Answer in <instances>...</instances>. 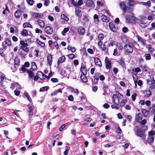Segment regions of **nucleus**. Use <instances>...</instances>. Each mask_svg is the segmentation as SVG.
I'll list each match as a JSON object with an SVG mask.
<instances>
[{
	"label": "nucleus",
	"mask_w": 155,
	"mask_h": 155,
	"mask_svg": "<svg viewBox=\"0 0 155 155\" xmlns=\"http://www.w3.org/2000/svg\"><path fill=\"white\" fill-rule=\"evenodd\" d=\"M134 47L132 43H129L126 44L124 47V53L126 54L132 53L133 51Z\"/></svg>",
	"instance_id": "obj_1"
},
{
	"label": "nucleus",
	"mask_w": 155,
	"mask_h": 155,
	"mask_svg": "<svg viewBox=\"0 0 155 155\" xmlns=\"http://www.w3.org/2000/svg\"><path fill=\"white\" fill-rule=\"evenodd\" d=\"M155 134V132L153 131H150L148 132V136L147 138H145L144 140V143L147 144V143L150 144L152 143L154 140V137L153 136Z\"/></svg>",
	"instance_id": "obj_2"
},
{
	"label": "nucleus",
	"mask_w": 155,
	"mask_h": 155,
	"mask_svg": "<svg viewBox=\"0 0 155 155\" xmlns=\"http://www.w3.org/2000/svg\"><path fill=\"white\" fill-rule=\"evenodd\" d=\"M125 18L128 23H131L134 22L135 17L134 16V14H131L126 16Z\"/></svg>",
	"instance_id": "obj_3"
},
{
	"label": "nucleus",
	"mask_w": 155,
	"mask_h": 155,
	"mask_svg": "<svg viewBox=\"0 0 155 155\" xmlns=\"http://www.w3.org/2000/svg\"><path fill=\"white\" fill-rule=\"evenodd\" d=\"M21 45V48L24 50L25 51L28 52L29 51V49L27 47L28 46V44L25 42L24 41H21L20 42Z\"/></svg>",
	"instance_id": "obj_4"
},
{
	"label": "nucleus",
	"mask_w": 155,
	"mask_h": 155,
	"mask_svg": "<svg viewBox=\"0 0 155 155\" xmlns=\"http://www.w3.org/2000/svg\"><path fill=\"white\" fill-rule=\"evenodd\" d=\"M136 134L137 136L141 137L143 140H144L146 137L144 132L141 129H139L137 130L136 132Z\"/></svg>",
	"instance_id": "obj_5"
},
{
	"label": "nucleus",
	"mask_w": 155,
	"mask_h": 155,
	"mask_svg": "<svg viewBox=\"0 0 155 155\" xmlns=\"http://www.w3.org/2000/svg\"><path fill=\"white\" fill-rule=\"evenodd\" d=\"M11 45V41L8 39H6L4 42L2 43V46L5 50L7 48V46H9Z\"/></svg>",
	"instance_id": "obj_6"
},
{
	"label": "nucleus",
	"mask_w": 155,
	"mask_h": 155,
	"mask_svg": "<svg viewBox=\"0 0 155 155\" xmlns=\"http://www.w3.org/2000/svg\"><path fill=\"white\" fill-rule=\"evenodd\" d=\"M31 15L35 19L41 18L43 16V14L42 13H35L33 12Z\"/></svg>",
	"instance_id": "obj_7"
},
{
	"label": "nucleus",
	"mask_w": 155,
	"mask_h": 155,
	"mask_svg": "<svg viewBox=\"0 0 155 155\" xmlns=\"http://www.w3.org/2000/svg\"><path fill=\"white\" fill-rule=\"evenodd\" d=\"M106 42L104 43L103 45H102L103 42L102 41H99L98 43V45L100 47V48L102 51H105L107 49V47L105 45V43Z\"/></svg>",
	"instance_id": "obj_8"
},
{
	"label": "nucleus",
	"mask_w": 155,
	"mask_h": 155,
	"mask_svg": "<svg viewBox=\"0 0 155 155\" xmlns=\"http://www.w3.org/2000/svg\"><path fill=\"white\" fill-rule=\"evenodd\" d=\"M86 5L87 7L93 8H94L95 5L93 1L89 0L86 2Z\"/></svg>",
	"instance_id": "obj_9"
},
{
	"label": "nucleus",
	"mask_w": 155,
	"mask_h": 155,
	"mask_svg": "<svg viewBox=\"0 0 155 155\" xmlns=\"http://www.w3.org/2000/svg\"><path fill=\"white\" fill-rule=\"evenodd\" d=\"M45 32L49 35L51 34L53 32V29L50 26H48L45 28Z\"/></svg>",
	"instance_id": "obj_10"
},
{
	"label": "nucleus",
	"mask_w": 155,
	"mask_h": 155,
	"mask_svg": "<svg viewBox=\"0 0 155 155\" xmlns=\"http://www.w3.org/2000/svg\"><path fill=\"white\" fill-rule=\"evenodd\" d=\"M105 61L106 63V68L107 69H110L111 67V62L109 59L106 57Z\"/></svg>",
	"instance_id": "obj_11"
},
{
	"label": "nucleus",
	"mask_w": 155,
	"mask_h": 155,
	"mask_svg": "<svg viewBox=\"0 0 155 155\" xmlns=\"http://www.w3.org/2000/svg\"><path fill=\"white\" fill-rule=\"evenodd\" d=\"M113 102L115 104L118 105L119 104V98L116 95H114L113 96Z\"/></svg>",
	"instance_id": "obj_12"
},
{
	"label": "nucleus",
	"mask_w": 155,
	"mask_h": 155,
	"mask_svg": "<svg viewBox=\"0 0 155 155\" xmlns=\"http://www.w3.org/2000/svg\"><path fill=\"white\" fill-rule=\"evenodd\" d=\"M137 38L138 41L141 43L142 45L144 46L146 44L145 40L139 36H137Z\"/></svg>",
	"instance_id": "obj_13"
},
{
	"label": "nucleus",
	"mask_w": 155,
	"mask_h": 155,
	"mask_svg": "<svg viewBox=\"0 0 155 155\" xmlns=\"http://www.w3.org/2000/svg\"><path fill=\"white\" fill-rule=\"evenodd\" d=\"M78 31L80 35H83L84 34L85 31L82 27H80L78 29Z\"/></svg>",
	"instance_id": "obj_14"
},
{
	"label": "nucleus",
	"mask_w": 155,
	"mask_h": 155,
	"mask_svg": "<svg viewBox=\"0 0 155 155\" xmlns=\"http://www.w3.org/2000/svg\"><path fill=\"white\" fill-rule=\"evenodd\" d=\"M94 62L96 65H98L100 67L102 66V64L101 61L98 58H95L94 59Z\"/></svg>",
	"instance_id": "obj_15"
},
{
	"label": "nucleus",
	"mask_w": 155,
	"mask_h": 155,
	"mask_svg": "<svg viewBox=\"0 0 155 155\" xmlns=\"http://www.w3.org/2000/svg\"><path fill=\"white\" fill-rule=\"evenodd\" d=\"M109 25L111 30L114 32H115L116 31V28L114 24L113 23L111 22L109 23Z\"/></svg>",
	"instance_id": "obj_16"
},
{
	"label": "nucleus",
	"mask_w": 155,
	"mask_h": 155,
	"mask_svg": "<svg viewBox=\"0 0 155 155\" xmlns=\"http://www.w3.org/2000/svg\"><path fill=\"white\" fill-rule=\"evenodd\" d=\"M21 11L19 10H17L15 13L14 15L15 17L17 18H19L21 17Z\"/></svg>",
	"instance_id": "obj_17"
},
{
	"label": "nucleus",
	"mask_w": 155,
	"mask_h": 155,
	"mask_svg": "<svg viewBox=\"0 0 155 155\" xmlns=\"http://www.w3.org/2000/svg\"><path fill=\"white\" fill-rule=\"evenodd\" d=\"M65 60V57L64 56H62L61 57H60L57 62V65L58 66L60 63H63Z\"/></svg>",
	"instance_id": "obj_18"
},
{
	"label": "nucleus",
	"mask_w": 155,
	"mask_h": 155,
	"mask_svg": "<svg viewBox=\"0 0 155 155\" xmlns=\"http://www.w3.org/2000/svg\"><path fill=\"white\" fill-rule=\"evenodd\" d=\"M149 111L146 109H143L142 110V113L143 115L145 117H147L149 114Z\"/></svg>",
	"instance_id": "obj_19"
},
{
	"label": "nucleus",
	"mask_w": 155,
	"mask_h": 155,
	"mask_svg": "<svg viewBox=\"0 0 155 155\" xmlns=\"http://www.w3.org/2000/svg\"><path fill=\"white\" fill-rule=\"evenodd\" d=\"M120 6L121 7L125 13L127 12L126 6L124 2H122L120 3Z\"/></svg>",
	"instance_id": "obj_20"
},
{
	"label": "nucleus",
	"mask_w": 155,
	"mask_h": 155,
	"mask_svg": "<svg viewBox=\"0 0 155 155\" xmlns=\"http://www.w3.org/2000/svg\"><path fill=\"white\" fill-rule=\"evenodd\" d=\"M37 22L38 25L41 27V28H44L45 25V23L41 20L38 19L37 20Z\"/></svg>",
	"instance_id": "obj_21"
},
{
	"label": "nucleus",
	"mask_w": 155,
	"mask_h": 155,
	"mask_svg": "<svg viewBox=\"0 0 155 155\" xmlns=\"http://www.w3.org/2000/svg\"><path fill=\"white\" fill-rule=\"evenodd\" d=\"M81 71L83 75H85L87 73V69L86 67L83 66H82L81 68Z\"/></svg>",
	"instance_id": "obj_22"
},
{
	"label": "nucleus",
	"mask_w": 155,
	"mask_h": 155,
	"mask_svg": "<svg viewBox=\"0 0 155 155\" xmlns=\"http://www.w3.org/2000/svg\"><path fill=\"white\" fill-rule=\"evenodd\" d=\"M26 52L24 50H22L20 51L19 54L21 57L22 58L24 59L25 58V57L27 54Z\"/></svg>",
	"instance_id": "obj_23"
},
{
	"label": "nucleus",
	"mask_w": 155,
	"mask_h": 155,
	"mask_svg": "<svg viewBox=\"0 0 155 155\" xmlns=\"http://www.w3.org/2000/svg\"><path fill=\"white\" fill-rule=\"evenodd\" d=\"M142 116L140 113L137 114L136 116L135 119L137 121H139L142 119Z\"/></svg>",
	"instance_id": "obj_24"
},
{
	"label": "nucleus",
	"mask_w": 155,
	"mask_h": 155,
	"mask_svg": "<svg viewBox=\"0 0 155 155\" xmlns=\"http://www.w3.org/2000/svg\"><path fill=\"white\" fill-rule=\"evenodd\" d=\"M75 14L79 17H80L82 15L81 11L78 8L75 9Z\"/></svg>",
	"instance_id": "obj_25"
},
{
	"label": "nucleus",
	"mask_w": 155,
	"mask_h": 155,
	"mask_svg": "<svg viewBox=\"0 0 155 155\" xmlns=\"http://www.w3.org/2000/svg\"><path fill=\"white\" fill-rule=\"evenodd\" d=\"M101 18L103 21L107 22L109 21V19L105 15H102L101 16Z\"/></svg>",
	"instance_id": "obj_26"
},
{
	"label": "nucleus",
	"mask_w": 155,
	"mask_h": 155,
	"mask_svg": "<svg viewBox=\"0 0 155 155\" xmlns=\"http://www.w3.org/2000/svg\"><path fill=\"white\" fill-rule=\"evenodd\" d=\"M27 72L28 74V76L31 78H32L34 76L33 72L31 70H28Z\"/></svg>",
	"instance_id": "obj_27"
},
{
	"label": "nucleus",
	"mask_w": 155,
	"mask_h": 155,
	"mask_svg": "<svg viewBox=\"0 0 155 155\" xmlns=\"http://www.w3.org/2000/svg\"><path fill=\"white\" fill-rule=\"evenodd\" d=\"M114 45L118 46L117 42L113 40H111L108 45L109 47L113 46Z\"/></svg>",
	"instance_id": "obj_28"
},
{
	"label": "nucleus",
	"mask_w": 155,
	"mask_h": 155,
	"mask_svg": "<svg viewBox=\"0 0 155 155\" xmlns=\"http://www.w3.org/2000/svg\"><path fill=\"white\" fill-rule=\"evenodd\" d=\"M52 57L51 55H49L47 57V60L48 64L50 66L52 64Z\"/></svg>",
	"instance_id": "obj_29"
},
{
	"label": "nucleus",
	"mask_w": 155,
	"mask_h": 155,
	"mask_svg": "<svg viewBox=\"0 0 155 155\" xmlns=\"http://www.w3.org/2000/svg\"><path fill=\"white\" fill-rule=\"evenodd\" d=\"M145 96L146 97H148L150 96L151 94V92L150 90H147L145 92Z\"/></svg>",
	"instance_id": "obj_30"
},
{
	"label": "nucleus",
	"mask_w": 155,
	"mask_h": 155,
	"mask_svg": "<svg viewBox=\"0 0 155 155\" xmlns=\"http://www.w3.org/2000/svg\"><path fill=\"white\" fill-rule=\"evenodd\" d=\"M93 18L95 23L96 24H98L99 23V19L98 15L97 14H95Z\"/></svg>",
	"instance_id": "obj_31"
},
{
	"label": "nucleus",
	"mask_w": 155,
	"mask_h": 155,
	"mask_svg": "<svg viewBox=\"0 0 155 155\" xmlns=\"http://www.w3.org/2000/svg\"><path fill=\"white\" fill-rule=\"evenodd\" d=\"M21 34L23 36H26L28 35V33L26 29H23L21 32Z\"/></svg>",
	"instance_id": "obj_32"
},
{
	"label": "nucleus",
	"mask_w": 155,
	"mask_h": 155,
	"mask_svg": "<svg viewBox=\"0 0 155 155\" xmlns=\"http://www.w3.org/2000/svg\"><path fill=\"white\" fill-rule=\"evenodd\" d=\"M23 26L24 28H32V25L28 22H25L23 24Z\"/></svg>",
	"instance_id": "obj_33"
},
{
	"label": "nucleus",
	"mask_w": 155,
	"mask_h": 155,
	"mask_svg": "<svg viewBox=\"0 0 155 155\" xmlns=\"http://www.w3.org/2000/svg\"><path fill=\"white\" fill-rule=\"evenodd\" d=\"M99 75H100V74H99V73H96L94 75V81L95 80L96 81H95V82L97 83V84L98 83V81L99 80V76H100Z\"/></svg>",
	"instance_id": "obj_34"
},
{
	"label": "nucleus",
	"mask_w": 155,
	"mask_h": 155,
	"mask_svg": "<svg viewBox=\"0 0 155 155\" xmlns=\"http://www.w3.org/2000/svg\"><path fill=\"white\" fill-rule=\"evenodd\" d=\"M133 78L135 84L136 86H137V74H134L133 75Z\"/></svg>",
	"instance_id": "obj_35"
},
{
	"label": "nucleus",
	"mask_w": 155,
	"mask_h": 155,
	"mask_svg": "<svg viewBox=\"0 0 155 155\" xmlns=\"http://www.w3.org/2000/svg\"><path fill=\"white\" fill-rule=\"evenodd\" d=\"M70 29V27L68 26L67 28H64L63 30L62 31V34L64 35H65V34Z\"/></svg>",
	"instance_id": "obj_36"
},
{
	"label": "nucleus",
	"mask_w": 155,
	"mask_h": 155,
	"mask_svg": "<svg viewBox=\"0 0 155 155\" xmlns=\"http://www.w3.org/2000/svg\"><path fill=\"white\" fill-rule=\"evenodd\" d=\"M14 63L15 65H17V66L20 64V60L18 57H15L14 60Z\"/></svg>",
	"instance_id": "obj_37"
},
{
	"label": "nucleus",
	"mask_w": 155,
	"mask_h": 155,
	"mask_svg": "<svg viewBox=\"0 0 155 155\" xmlns=\"http://www.w3.org/2000/svg\"><path fill=\"white\" fill-rule=\"evenodd\" d=\"M144 57L145 58V59L146 60H150L151 59L150 54L149 53L145 54Z\"/></svg>",
	"instance_id": "obj_38"
},
{
	"label": "nucleus",
	"mask_w": 155,
	"mask_h": 155,
	"mask_svg": "<svg viewBox=\"0 0 155 155\" xmlns=\"http://www.w3.org/2000/svg\"><path fill=\"white\" fill-rule=\"evenodd\" d=\"M31 68L33 70H35L37 69V67L36 63L35 62L31 63Z\"/></svg>",
	"instance_id": "obj_39"
},
{
	"label": "nucleus",
	"mask_w": 155,
	"mask_h": 155,
	"mask_svg": "<svg viewBox=\"0 0 155 155\" xmlns=\"http://www.w3.org/2000/svg\"><path fill=\"white\" fill-rule=\"evenodd\" d=\"M81 78L83 82H87V79L86 77L85 76V75H82L81 74Z\"/></svg>",
	"instance_id": "obj_40"
},
{
	"label": "nucleus",
	"mask_w": 155,
	"mask_h": 155,
	"mask_svg": "<svg viewBox=\"0 0 155 155\" xmlns=\"http://www.w3.org/2000/svg\"><path fill=\"white\" fill-rule=\"evenodd\" d=\"M146 48H148V50L150 52H153L154 50V49L152 47V46L150 44L147 45Z\"/></svg>",
	"instance_id": "obj_41"
},
{
	"label": "nucleus",
	"mask_w": 155,
	"mask_h": 155,
	"mask_svg": "<svg viewBox=\"0 0 155 155\" xmlns=\"http://www.w3.org/2000/svg\"><path fill=\"white\" fill-rule=\"evenodd\" d=\"M98 37L99 40L100 41H101L104 38V35L103 34L101 33L99 35Z\"/></svg>",
	"instance_id": "obj_42"
},
{
	"label": "nucleus",
	"mask_w": 155,
	"mask_h": 155,
	"mask_svg": "<svg viewBox=\"0 0 155 155\" xmlns=\"http://www.w3.org/2000/svg\"><path fill=\"white\" fill-rule=\"evenodd\" d=\"M36 42L37 43L40 45L41 47H44L45 46V44L44 43H43L41 42L38 39L37 40Z\"/></svg>",
	"instance_id": "obj_43"
},
{
	"label": "nucleus",
	"mask_w": 155,
	"mask_h": 155,
	"mask_svg": "<svg viewBox=\"0 0 155 155\" xmlns=\"http://www.w3.org/2000/svg\"><path fill=\"white\" fill-rule=\"evenodd\" d=\"M61 18L64 19L67 21H68L69 20V18L64 14H62L61 15Z\"/></svg>",
	"instance_id": "obj_44"
},
{
	"label": "nucleus",
	"mask_w": 155,
	"mask_h": 155,
	"mask_svg": "<svg viewBox=\"0 0 155 155\" xmlns=\"http://www.w3.org/2000/svg\"><path fill=\"white\" fill-rule=\"evenodd\" d=\"M155 82L154 80L151 82L150 84V87L152 89H155V85L154 84Z\"/></svg>",
	"instance_id": "obj_45"
},
{
	"label": "nucleus",
	"mask_w": 155,
	"mask_h": 155,
	"mask_svg": "<svg viewBox=\"0 0 155 155\" xmlns=\"http://www.w3.org/2000/svg\"><path fill=\"white\" fill-rule=\"evenodd\" d=\"M127 101L125 100H122L120 103V106L121 107H123L125 105V104L127 103Z\"/></svg>",
	"instance_id": "obj_46"
},
{
	"label": "nucleus",
	"mask_w": 155,
	"mask_h": 155,
	"mask_svg": "<svg viewBox=\"0 0 155 155\" xmlns=\"http://www.w3.org/2000/svg\"><path fill=\"white\" fill-rule=\"evenodd\" d=\"M101 84L103 86V89L104 90H106L108 88V86L104 82H102Z\"/></svg>",
	"instance_id": "obj_47"
},
{
	"label": "nucleus",
	"mask_w": 155,
	"mask_h": 155,
	"mask_svg": "<svg viewBox=\"0 0 155 155\" xmlns=\"http://www.w3.org/2000/svg\"><path fill=\"white\" fill-rule=\"evenodd\" d=\"M141 3L143 5H147L148 7H150V2L149 1H148L146 2H141Z\"/></svg>",
	"instance_id": "obj_48"
},
{
	"label": "nucleus",
	"mask_w": 155,
	"mask_h": 155,
	"mask_svg": "<svg viewBox=\"0 0 155 155\" xmlns=\"http://www.w3.org/2000/svg\"><path fill=\"white\" fill-rule=\"evenodd\" d=\"M83 3V1L82 0H79L78 2L77 3H76L77 5H74L75 6H77L81 5Z\"/></svg>",
	"instance_id": "obj_49"
},
{
	"label": "nucleus",
	"mask_w": 155,
	"mask_h": 155,
	"mask_svg": "<svg viewBox=\"0 0 155 155\" xmlns=\"http://www.w3.org/2000/svg\"><path fill=\"white\" fill-rule=\"evenodd\" d=\"M16 85H17V82H15L14 83H12L10 87L11 88L12 90L14 89Z\"/></svg>",
	"instance_id": "obj_50"
},
{
	"label": "nucleus",
	"mask_w": 155,
	"mask_h": 155,
	"mask_svg": "<svg viewBox=\"0 0 155 155\" xmlns=\"http://www.w3.org/2000/svg\"><path fill=\"white\" fill-rule=\"evenodd\" d=\"M132 71L134 72L138 73L141 71L140 69L138 67H137L135 68V69H133Z\"/></svg>",
	"instance_id": "obj_51"
},
{
	"label": "nucleus",
	"mask_w": 155,
	"mask_h": 155,
	"mask_svg": "<svg viewBox=\"0 0 155 155\" xmlns=\"http://www.w3.org/2000/svg\"><path fill=\"white\" fill-rule=\"evenodd\" d=\"M66 150L64 152V153L65 155H67L68 153V151L69 150L70 148L68 146L66 147Z\"/></svg>",
	"instance_id": "obj_52"
},
{
	"label": "nucleus",
	"mask_w": 155,
	"mask_h": 155,
	"mask_svg": "<svg viewBox=\"0 0 155 155\" xmlns=\"http://www.w3.org/2000/svg\"><path fill=\"white\" fill-rule=\"evenodd\" d=\"M50 1L49 0H45L44 1V5L46 6H48L50 3Z\"/></svg>",
	"instance_id": "obj_53"
},
{
	"label": "nucleus",
	"mask_w": 155,
	"mask_h": 155,
	"mask_svg": "<svg viewBox=\"0 0 155 155\" xmlns=\"http://www.w3.org/2000/svg\"><path fill=\"white\" fill-rule=\"evenodd\" d=\"M48 87L47 86H45L43 87H41L39 91H43L44 90H48Z\"/></svg>",
	"instance_id": "obj_54"
},
{
	"label": "nucleus",
	"mask_w": 155,
	"mask_h": 155,
	"mask_svg": "<svg viewBox=\"0 0 155 155\" xmlns=\"http://www.w3.org/2000/svg\"><path fill=\"white\" fill-rule=\"evenodd\" d=\"M27 3L30 5H33L34 1L33 0H26Z\"/></svg>",
	"instance_id": "obj_55"
},
{
	"label": "nucleus",
	"mask_w": 155,
	"mask_h": 155,
	"mask_svg": "<svg viewBox=\"0 0 155 155\" xmlns=\"http://www.w3.org/2000/svg\"><path fill=\"white\" fill-rule=\"evenodd\" d=\"M120 64L123 67H124L125 64L124 62L122 60H120L119 62Z\"/></svg>",
	"instance_id": "obj_56"
},
{
	"label": "nucleus",
	"mask_w": 155,
	"mask_h": 155,
	"mask_svg": "<svg viewBox=\"0 0 155 155\" xmlns=\"http://www.w3.org/2000/svg\"><path fill=\"white\" fill-rule=\"evenodd\" d=\"M137 94H134L131 96V97L133 101H134L136 99V97Z\"/></svg>",
	"instance_id": "obj_57"
},
{
	"label": "nucleus",
	"mask_w": 155,
	"mask_h": 155,
	"mask_svg": "<svg viewBox=\"0 0 155 155\" xmlns=\"http://www.w3.org/2000/svg\"><path fill=\"white\" fill-rule=\"evenodd\" d=\"M66 127V125L65 124H63L62 125L60 128H59V130L60 131H61L64 128Z\"/></svg>",
	"instance_id": "obj_58"
},
{
	"label": "nucleus",
	"mask_w": 155,
	"mask_h": 155,
	"mask_svg": "<svg viewBox=\"0 0 155 155\" xmlns=\"http://www.w3.org/2000/svg\"><path fill=\"white\" fill-rule=\"evenodd\" d=\"M14 92L15 95L16 96H18L20 94V92L17 90H15L14 91Z\"/></svg>",
	"instance_id": "obj_59"
},
{
	"label": "nucleus",
	"mask_w": 155,
	"mask_h": 155,
	"mask_svg": "<svg viewBox=\"0 0 155 155\" xmlns=\"http://www.w3.org/2000/svg\"><path fill=\"white\" fill-rule=\"evenodd\" d=\"M113 143H110L106 144L105 145L104 147H112L113 146Z\"/></svg>",
	"instance_id": "obj_60"
},
{
	"label": "nucleus",
	"mask_w": 155,
	"mask_h": 155,
	"mask_svg": "<svg viewBox=\"0 0 155 155\" xmlns=\"http://www.w3.org/2000/svg\"><path fill=\"white\" fill-rule=\"evenodd\" d=\"M68 56L69 58L71 59H72L75 58V56L73 54H69Z\"/></svg>",
	"instance_id": "obj_61"
},
{
	"label": "nucleus",
	"mask_w": 155,
	"mask_h": 155,
	"mask_svg": "<svg viewBox=\"0 0 155 155\" xmlns=\"http://www.w3.org/2000/svg\"><path fill=\"white\" fill-rule=\"evenodd\" d=\"M140 26L143 28H144L146 26H147V23H143L142 22H141L140 23Z\"/></svg>",
	"instance_id": "obj_62"
},
{
	"label": "nucleus",
	"mask_w": 155,
	"mask_h": 155,
	"mask_svg": "<svg viewBox=\"0 0 155 155\" xmlns=\"http://www.w3.org/2000/svg\"><path fill=\"white\" fill-rule=\"evenodd\" d=\"M68 99L70 101H73L74 100V98L73 96L71 95L68 97Z\"/></svg>",
	"instance_id": "obj_63"
},
{
	"label": "nucleus",
	"mask_w": 155,
	"mask_h": 155,
	"mask_svg": "<svg viewBox=\"0 0 155 155\" xmlns=\"http://www.w3.org/2000/svg\"><path fill=\"white\" fill-rule=\"evenodd\" d=\"M140 122L141 125H144L146 123L147 120L146 119H144L142 121H140Z\"/></svg>",
	"instance_id": "obj_64"
}]
</instances>
